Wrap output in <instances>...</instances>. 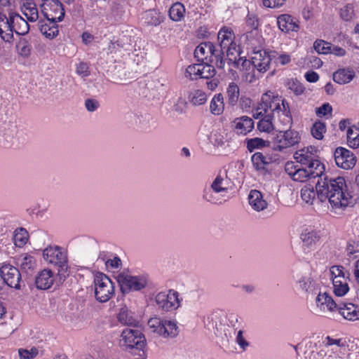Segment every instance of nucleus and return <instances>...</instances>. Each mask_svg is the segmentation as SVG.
I'll list each match as a JSON object with an SVG mask.
<instances>
[{"instance_id": "nucleus-1", "label": "nucleus", "mask_w": 359, "mask_h": 359, "mask_svg": "<svg viewBox=\"0 0 359 359\" xmlns=\"http://www.w3.org/2000/svg\"><path fill=\"white\" fill-rule=\"evenodd\" d=\"M323 172L324 170L304 166L295 170L292 175V179L296 182H304L318 177L316 190L318 198L321 202L327 201L334 210H343L353 205L355 200L348 191L344 178H328Z\"/></svg>"}, {"instance_id": "nucleus-2", "label": "nucleus", "mask_w": 359, "mask_h": 359, "mask_svg": "<svg viewBox=\"0 0 359 359\" xmlns=\"http://www.w3.org/2000/svg\"><path fill=\"white\" fill-rule=\"evenodd\" d=\"M269 110L273 118L277 117V124L285 127L292 126V117L288 102L281 97L272 95L270 92L263 95L262 103L255 109L253 117L259 118L267 114Z\"/></svg>"}, {"instance_id": "nucleus-3", "label": "nucleus", "mask_w": 359, "mask_h": 359, "mask_svg": "<svg viewBox=\"0 0 359 359\" xmlns=\"http://www.w3.org/2000/svg\"><path fill=\"white\" fill-rule=\"evenodd\" d=\"M227 172H219L210 187L203 190V198L212 204H222L225 200L224 196L229 191Z\"/></svg>"}, {"instance_id": "nucleus-4", "label": "nucleus", "mask_w": 359, "mask_h": 359, "mask_svg": "<svg viewBox=\"0 0 359 359\" xmlns=\"http://www.w3.org/2000/svg\"><path fill=\"white\" fill-rule=\"evenodd\" d=\"M116 280L123 293L140 291L144 289L148 283L147 276H131L125 272L120 273L116 276Z\"/></svg>"}, {"instance_id": "nucleus-5", "label": "nucleus", "mask_w": 359, "mask_h": 359, "mask_svg": "<svg viewBox=\"0 0 359 359\" xmlns=\"http://www.w3.org/2000/svg\"><path fill=\"white\" fill-rule=\"evenodd\" d=\"M95 297L100 302H107L114 294V285L111 279L102 273L94 278Z\"/></svg>"}, {"instance_id": "nucleus-6", "label": "nucleus", "mask_w": 359, "mask_h": 359, "mask_svg": "<svg viewBox=\"0 0 359 359\" xmlns=\"http://www.w3.org/2000/svg\"><path fill=\"white\" fill-rule=\"evenodd\" d=\"M278 133L274 138L275 146L273 149L281 151L284 149L290 147L297 144L300 140L299 133L290 127H285L283 125L278 124Z\"/></svg>"}, {"instance_id": "nucleus-7", "label": "nucleus", "mask_w": 359, "mask_h": 359, "mask_svg": "<svg viewBox=\"0 0 359 359\" xmlns=\"http://www.w3.org/2000/svg\"><path fill=\"white\" fill-rule=\"evenodd\" d=\"M316 152L317 149L310 146L297 151L294 154V158L302 166L324 170V165L316 158Z\"/></svg>"}, {"instance_id": "nucleus-8", "label": "nucleus", "mask_w": 359, "mask_h": 359, "mask_svg": "<svg viewBox=\"0 0 359 359\" xmlns=\"http://www.w3.org/2000/svg\"><path fill=\"white\" fill-rule=\"evenodd\" d=\"M315 312L320 316L330 318L337 312L339 304L327 292H319L316 299Z\"/></svg>"}, {"instance_id": "nucleus-9", "label": "nucleus", "mask_w": 359, "mask_h": 359, "mask_svg": "<svg viewBox=\"0 0 359 359\" xmlns=\"http://www.w3.org/2000/svg\"><path fill=\"white\" fill-rule=\"evenodd\" d=\"M292 279L297 290L307 295H313L317 293L318 286L309 274L301 271H294Z\"/></svg>"}, {"instance_id": "nucleus-10", "label": "nucleus", "mask_w": 359, "mask_h": 359, "mask_svg": "<svg viewBox=\"0 0 359 359\" xmlns=\"http://www.w3.org/2000/svg\"><path fill=\"white\" fill-rule=\"evenodd\" d=\"M43 259L48 263L58 266V273L67 272V255L58 246H48L43 251Z\"/></svg>"}, {"instance_id": "nucleus-11", "label": "nucleus", "mask_w": 359, "mask_h": 359, "mask_svg": "<svg viewBox=\"0 0 359 359\" xmlns=\"http://www.w3.org/2000/svg\"><path fill=\"white\" fill-rule=\"evenodd\" d=\"M41 13L48 20L61 22L65 15L62 4L59 0H45Z\"/></svg>"}, {"instance_id": "nucleus-12", "label": "nucleus", "mask_w": 359, "mask_h": 359, "mask_svg": "<svg viewBox=\"0 0 359 359\" xmlns=\"http://www.w3.org/2000/svg\"><path fill=\"white\" fill-rule=\"evenodd\" d=\"M155 301L158 308L165 311L175 310L180 305L179 293L173 290H170L168 293L165 292L158 293Z\"/></svg>"}, {"instance_id": "nucleus-13", "label": "nucleus", "mask_w": 359, "mask_h": 359, "mask_svg": "<svg viewBox=\"0 0 359 359\" xmlns=\"http://www.w3.org/2000/svg\"><path fill=\"white\" fill-rule=\"evenodd\" d=\"M123 345L130 348L142 349L146 344L144 334L138 329H125L121 334Z\"/></svg>"}, {"instance_id": "nucleus-14", "label": "nucleus", "mask_w": 359, "mask_h": 359, "mask_svg": "<svg viewBox=\"0 0 359 359\" xmlns=\"http://www.w3.org/2000/svg\"><path fill=\"white\" fill-rule=\"evenodd\" d=\"M0 276L8 286L15 289L20 288L21 275L16 267L9 264H4L0 268Z\"/></svg>"}, {"instance_id": "nucleus-15", "label": "nucleus", "mask_w": 359, "mask_h": 359, "mask_svg": "<svg viewBox=\"0 0 359 359\" xmlns=\"http://www.w3.org/2000/svg\"><path fill=\"white\" fill-rule=\"evenodd\" d=\"M336 165L342 169H352L356 163V157L354 154L344 147H337L334 153Z\"/></svg>"}, {"instance_id": "nucleus-16", "label": "nucleus", "mask_w": 359, "mask_h": 359, "mask_svg": "<svg viewBox=\"0 0 359 359\" xmlns=\"http://www.w3.org/2000/svg\"><path fill=\"white\" fill-rule=\"evenodd\" d=\"M252 54L251 60L255 68L259 72H266L269 69L275 52L269 53L266 50L259 48L256 50L252 51Z\"/></svg>"}, {"instance_id": "nucleus-17", "label": "nucleus", "mask_w": 359, "mask_h": 359, "mask_svg": "<svg viewBox=\"0 0 359 359\" xmlns=\"http://www.w3.org/2000/svg\"><path fill=\"white\" fill-rule=\"evenodd\" d=\"M302 241V248L304 252L307 253L313 250L316 245L320 242V231L313 229L306 228L304 229L300 235Z\"/></svg>"}, {"instance_id": "nucleus-18", "label": "nucleus", "mask_w": 359, "mask_h": 359, "mask_svg": "<svg viewBox=\"0 0 359 359\" xmlns=\"http://www.w3.org/2000/svg\"><path fill=\"white\" fill-rule=\"evenodd\" d=\"M278 28L283 32H297L299 29V21L289 14H281L277 18Z\"/></svg>"}, {"instance_id": "nucleus-19", "label": "nucleus", "mask_w": 359, "mask_h": 359, "mask_svg": "<svg viewBox=\"0 0 359 359\" xmlns=\"http://www.w3.org/2000/svg\"><path fill=\"white\" fill-rule=\"evenodd\" d=\"M337 312L346 320L354 321L359 320V309L351 302L339 303Z\"/></svg>"}, {"instance_id": "nucleus-20", "label": "nucleus", "mask_w": 359, "mask_h": 359, "mask_svg": "<svg viewBox=\"0 0 359 359\" xmlns=\"http://www.w3.org/2000/svg\"><path fill=\"white\" fill-rule=\"evenodd\" d=\"M11 13L7 17L0 12V37L5 42L11 43L13 39L11 24Z\"/></svg>"}, {"instance_id": "nucleus-21", "label": "nucleus", "mask_w": 359, "mask_h": 359, "mask_svg": "<svg viewBox=\"0 0 359 359\" xmlns=\"http://www.w3.org/2000/svg\"><path fill=\"white\" fill-rule=\"evenodd\" d=\"M233 126L237 134L245 135L254 128V121L248 116H243L234 119Z\"/></svg>"}, {"instance_id": "nucleus-22", "label": "nucleus", "mask_w": 359, "mask_h": 359, "mask_svg": "<svg viewBox=\"0 0 359 359\" xmlns=\"http://www.w3.org/2000/svg\"><path fill=\"white\" fill-rule=\"evenodd\" d=\"M55 280L54 274L50 269H43L36 276L35 284L40 290L49 289Z\"/></svg>"}, {"instance_id": "nucleus-23", "label": "nucleus", "mask_w": 359, "mask_h": 359, "mask_svg": "<svg viewBox=\"0 0 359 359\" xmlns=\"http://www.w3.org/2000/svg\"><path fill=\"white\" fill-rule=\"evenodd\" d=\"M248 201L252 208L257 212L264 210L268 206V203L264 199L262 194L256 189L250 191Z\"/></svg>"}, {"instance_id": "nucleus-24", "label": "nucleus", "mask_w": 359, "mask_h": 359, "mask_svg": "<svg viewBox=\"0 0 359 359\" xmlns=\"http://www.w3.org/2000/svg\"><path fill=\"white\" fill-rule=\"evenodd\" d=\"M12 32L18 35H25L29 30V25L27 22L19 14L11 13Z\"/></svg>"}, {"instance_id": "nucleus-25", "label": "nucleus", "mask_w": 359, "mask_h": 359, "mask_svg": "<svg viewBox=\"0 0 359 359\" xmlns=\"http://www.w3.org/2000/svg\"><path fill=\"white\" fill-rule=\"evenodd\" d=\"M355 76V71L351 67L340 68L333 74L334 82L344 85L349 83Z\"/></svg>"}, {"instance_id": "nucleus-26", "label": "nucleus", "mask_w": 359, "mask_h": 359, "mask_svg": "<svg viewBox=\"0 0 359 359\" xmlns=\"http://www.w3.org/2000/svg\"><path fill=\"white\" fill-rule=\"evenodd\" d=\"M57 22L53 20H40L39 22V29L41 33L46 37L53 39L59 32Z\"/></svg>"}, {"instance_id": "nucleus-27", "label": "nucleus", "mask_w": 359, "mask_h": 359, "mask_svg": "<svg viewBox=\"0 0 359 359\" xmlns=\"http://www.w3.org/2000/svg\"><path fill=\"white\" fill-rule=\"evenodd\" d=\"M21 11L30 22H36L39 19V11L33 0H25L22 4Z\"/></svg>"}, {"instance_id": "nucleus-28", "label": "nucleus", "mask_w": 359, "mask_h": 359, "mask_svg": "<svg viewBox=\"0 0 359 359\" xmlns=\"http://www.w3.org/2000/svg\"><path fill=\"white\" fill-rule=\"evenodd\" d=\"M247 48L252 51L259 48L262 42V37L259 35L258 30L248 32L244 36Z\"/></svg>"}, {"instance_id": "nucleus-29", "label": "nucleus", "mask_w": 359, "mask_h": 359, "mask_svg": "<svg viewBox=\"0 0 359 359\" xmlns=\"http://www.w3.org/2000/svg\"><path fill=\"white\" fill-rule=\"evenodd\" d=\"M225 48L221 46V44L217 46L213 44V50H211L210 57H214V60H211V62L215 61L217 68L223 69L225 66Z\"/></svg>"}, {"instance_id": "nucleus-30", "label": "nucleus", "mask_w": 359, "mask_h": 359, "mask_svg": "<svg viewBox=\"0 0 359 359\" xmlns=\"http://www.w3.org/2000/svg\"><path fill=\"white\" fill-rule=\"evenodd\" d=\"M179 333L178 327L175 321L163 320V325L158 330V334L164 337H174Z\"/></svg>"}, {"instance_id": "nucleus-31", "label": "nucleus", "mask_w": 359, "mask_h": 359, "mask_svg": "<svg viewBox=\"0 0 359 359\" xmlns=\"http://www.w3.org/2000/svg\"><path fill=\"white\" fill-rule=\"evenodd\" d=\"M213 43L211 42H204L200 43L195 49L194 56L198 61L203 62L207 60L208 55H210L211 50L213 49Z\"/></svg>"}, {"instance_id": "nucleus-32", "label": "nucleus", "mask_w": 359, "mask_h": 359, "mask_svg": "<svg viewBox=\"0 0 359 359\" xmlns=\"http://www.w3.org/2000/svg\"><path fill=\"white\" fill-rule=\"evenodd\" d=\"M252 163L257 170L264 171L266 169V165L271 163V158L264 156L261 152H255L252 156Z\"/></svg>"}, {"instance_id": "nucleus-33", "label": "nucleus", "mask_w": 359, "mask_h": 359, "mask_svg": "<svg viewBox=\"0 0 359 359\" xmlns=\"http://www.w3.org/2000/svg\"><path fill=\"white\" fill-rule=\"evenodd\" d=\"M224 109V97L221 93L214 95L210 104V110L214 115H220Z\"/></svg>"}, {"instance_id": "nucleus-34", "label": "nucleus", "mask_w": 359, "mask_h": 359, "mask_svg": "<svg viewBox=\"0 0 359 359\" xmlns=\"http://www.w3.org/2000/svg\"><path fill=\"white\" fill-rule=\"evenodd\" d=\"M170 18L175 22L181 21L185 14V8L180 2H176L169 9Z\"/></svg>"}, {"instance_id": "nucleus-35", "label": "nucleus", "mask_w": 359, "mask_h": 359, "mask_svg": "<svg viewBox=\"0 0 359 359\" xmlns=\"http://www.w3.org/2000/svg\"><path fill=\"white\" fill-rule=\"evenodd\" d=\"M117 318L118 321L124 325L135 326L138 323L126 307L120 309Z\"/></svg>"}, {"instance_id": "nucleus-36", "label": "nucleus", "mask_w": 359, "mask_h": 359, "mask_svg": "<svg viewBox=\"0 0 359 359\" xmlns=\"http://www.w3.org/2000/svg\"><path fill=\"white\" fill-rule=\"evenodd\" d=\"M217 39L219 44H221L223 48H226L234 43L233 41V33L231 29L222 28L218 33Z\"/></svg>"}, {"instance_id": "nucleus-37", "label": "nucleus", "mask_w": 359, "mask_h": 359, "mask_svg": "<svg viewBox=\"0 0 359 359\" xmlns=\"http://www.w3.org/2000/svg\"><path fill=\"white\" fill-rule=\"evenodd\" d=\"M188 99L192 104L198 106L205 103L207 101V95L204 91L199 89H194L189 93Z\"/></svg>"}, {"instance_id": "nucleus-38", "label": "nucleus", "mask_w": 359, "mask_h": 359, "mask_svg": "<svg viewBox=\"0 0 359 359\" xmlns=\"http://www.w3.org/2000/svg\"><path fill=\"white\" fill-rule=\"evenodd\" d=\"M226 94L228 103L231 106L236 105L240 95L238 86L234 82L230 83L226 89Z\"/></svg>"}, {"instance_id": "nucleus-39", "label": "nucleus", "mask_w": 359, "mask_h": 359, "mask_svg": "<svg viewBox=\"0 0 359 359\" xmlns=\"http://www.w3.org/2000/svg\"><path fill=\"white\" fill-rule=\"evenodd\" d=\"M210 140L215 147H222L226 142V133L222 129L214 130L210 135Z\"/></svg>"}, {"instance_id": "nucleus-40", "label": "nucleus", "mask_w": 359, "mask_h": 359, "mask_svg": "<svg viewBox=\"0 0 359 359\" xmlns=\"http://www.w3.org/2000/svg\"><path fill=\"white\" fill-rule=\"evenodd\" d=\"M246 147L250 152L255 149H262L269 146V142L264 140L262 138L254 137L245 140Z\"/></svg>"}, {"instance_id": "nucleus-41", "label": "nucleus", "mask_w": 359, "mask_h": 359, "mask_svg": "<svg viewBox=\"0 0 359 359\" xmlns=\"http://www.w3.org/2000/svg\"><path fill=\"white\" fill-rule=\"evenodd\" d=\"M348 278L344 280H335L332 282L333 292L337 297L344 296L349 290V286L347 282Z\"/></svg>"}, {"instance_id": "nucleus-42", "label": "nucleus", "mask_w": 359, "mask_h": 359, "mask_svg": "<svg viewBox=\"0 0 359 359\" xmlns=\"http://www.w3.org/2000/svg\"><path fill=\"white\" fill-rule=\"evenodd\" d=\"M144 18L145 22L149 25L157 26L163 22V17L161 13L154 10L146 11Z\"/></svg>"}, {"instance_id": "nucleus-43", "label": "nucleus", "mask_w": 359, "mask_h": 359, "mask_svg": "<svg viewBox=\"0 0 359 359\" xmlns=\"http://www.w3.org/2000/svg\"><path fill=\"white\" fill-rule=\"evenodd\" d=\"M356 14L357 11L353 4H347L344 5L341 8L339 11L340 18L346 22L352 20Z\"/></svg>"}, {"instance_id": "nucleus-44", "label": "nucleus", "mask_w": 359, "mask_h": 359, "mask_svg": "<svg viewBox=\"0 0 359 359\" xmlns=\"http://www.w3.org/2000/svg\"><path fill=\"white\" fill-rule=\"evenodd\" d=\"M324 348L323 349L326 350V352L329 351L331 347L332 351L337 352L339 348L344 346V341L341 339H333L329 336L326 337L323 341Z\"/></svg>"}, {"instance_id": "nucleus-45", "label": "nucleus", "mask_w": 359, "mask_h": 359, "mask_svg": "<svg viewBox=\"0 0 359 359\" xmlns=\"http://www.w3.org/2000/svg\"><path fill=\"white\" fill-rule=\"evenodd\" d=\"M348 145L353 148L359 147V128H348L346 133Z\"/></svg>"}, {"instance_id": "nucleus-46", "label": "nucleus", "mask_w": 359, "mask_h": 359, "mask_svg": "<svg viewBox=\"0 0 359 359\" xmlns=\"http://www.w3.org/2000/svg\"><path fill=\"white\" fill-rule=\"evenodd\" d=\"M28 240V234L27 231L23 229L20 228L17 229L14 231L13 235V241L15 245L18 248L23 247L27 242Z\"/></svg>"}, {"instance_id": "nucleus-47", "label": "nucleus", "mask_w": 359, "mask_h": 359, "mask_svg": "<svg viewBox=\"0 0 359 359\" xmlns=\"http://www.w3.org/2000/svg\"><path fill=\"white\" fill-rule=\"evenodd\" d=\"M330 272L332 282L348 278L349 276V273L348 271L345 272L344 267L341 266H332L330 269Z\"/></svg>"}, {"instance_id": "nucleus-48", "label": "nucleus", "mask_w": 359, "mask_h": 359, "mask_svg": "<svg viewBox=\"0 0 359 359\" xmlns=\"http://www.w3.org/2000/svg\"><path fill=\"white\" fill-rule=\"evenodd\" d=\"M325 132V123L320 121L315 122L311 129V135L317 140H322Z\"/></svg>"}, {"instance_id": "nucleus-49", "label": "nucleus", "mask_w": 359, "mask_h": 359, "mask_svg": "<svg viewBox=\"0 0 359 359\" xmlns=\"http://www.w3.org/2000/svg\"><path fill=\"white\" fill-rule=\"evenodd\" d=\"M201 64H194L187 67L186 69V77L191 80L201 79Z\"/></svg>"}, {"instance_id": "nucleus-50", "label": "nucleus", "mask_w": 359, "mask_h": 359, "mask_svg": "<svg viewBox=\"0 0 359 359\" xmlns=\"http://www.w3.org/2000/svg\"><path fill=\"white\" fill-rule=\"evenodd\" d=\"M261 120L257 123V128L262 132L269 133L273 129L272 118L266 114L261 117Z\"/></svg>"}, {"instance_id": "nucleus-51", "label": "nucleus", "mask_w": 359, "mask_h": 359, "mask_svg": "<svg viewBox=\"0 0 359 359\" xmlns=\"http://www.w3.org/2000/svg\"><path fill=\"white\" fill-rule=\"evenodd\" d=\"M20 267L22 270L27 272L29 270H32L36 266V261L34 258L29 255H25L19 259Z\"/></svg>"}, {"instance_id": "nucleus-52", "label": "nucleus", "mask_w": 359, "mask_h": 359, "mask_svg": "<svg viewBox=\"0 0 359 359\" xmlns=\"http://www.w3.org/2000/svg\"><path fill=\"white\" fill-rule=\"evenodd\" d=\"M313 48L319 54H329L331 43L323 40H316L313 43Z\"/></svg>"}, {"instance_id": "nucleus-53", "label": "nucleus", "mask_w": 359, "mask_h": 359, "mask_svg": "<svg viewBox=\"0 0 359 359\" xmlns=\"http://www.w3.org/2000/svg\"><path fill=\"white\" fill-rule=\"evenodd\" d=\"M316 195H317V191H314L313 189H310L308 187H304L301 190V197L302 199L308 204H313V201L315 200Z\"/></svg>"}, {"instance_id": "nucleus-54", "label": "nucleus", "mask_w": 359, "mask_h": 359, "mask_svg": "<svg viewBox=\"0 0 359 359\" xmlns=\"http://www.w3.org/2000/svg\"><path fill=\"white\" fill-rule=\"evenodd\" d=\"M287 86L289 89L296 95H301L304 93L305 88L303 84L297 79H291L288 81Z\"/></svg>"}, {"instance_id": "nucleus-55", "label": "nucleus", "mask_w": 359, "mask_h": 359, "mask_svg": "<svg viewBox=\"0 0 359 359\" xmlns=\"http://www.w3.org/2000/svg\"><path fill=\"white\" fill-rule=\"evenodd\" d=\"M39 353V351L36 348L32 347L30 350L19 348L18 354L20 359H33Z\"/></svg>"}, {"instance_id": "nucleus-56", "label": "nucleus", "mask_w": 359, "mask_h": 359, "mask_svg": "<svg viewBox=\"0 0 359 359\" xmlns=\"http://www.w3.org/2000/svg\"><path fill=\"white\" fill-rule=\"evenodd\" d=\"M201 79H210L215 75V69L213 66L207 63H201Z\"/></svg>"}, {"instance_id": "nucleus-57", "label": "nucleus", "mask_w": 359, "mask_h": 359, "mask_svg": "<svg viewBox=\"0 0 359 359\" xmlns=\"http://www.w3.org/2000/svg\"><path fill=\"white\" fill-rule=\"evenodd\" d=\"M236 342L243 351H245L250 346V343L243 337V331L242 329H240L237 332V335L236 337Z\"/></svg>"}, {"instance_id": "nucleus-58", "label": "nucleus", "mask_w": 359, "mask_h": 359, "mask_svg": "<svg viewBox=\"0 0 359 359\" xmlns=\"http://www.w3.org/2000/svg\"><path fill=\"white\" fill-rule=\"evenodd\" d=\"M20 55L23 57H27L30 55V46L27 41L23 40L20 41L17 46Z\"/></svg>"}, {"instance_id": "nucleus-59", "label": "nucleus", "mask_w": 359, "mask_h": 359, "mask_svg": "<svg viewBox=\"0 0 359 359\" xmlns=\"http://www.w3.org/2000/svg\"><path fill=\"white\" fill-rule=\"evenodd\" d=\"M225 53H226V56L227 59L230 62L236 61V58H237V56L236 54L238 53L236 43H231V45H229V46H228L225 48Z\"/></svg>"}, {"instance_id": "nucleus-60", "label": "nucleus", "mask_w": 359, "mask_h": 359, "mask_svg": "<svg viewBox=\"0 0 359 359\" xmlns=\"http://www.w3.org/2000/svg\"><path fill=\"white\" fill-rule=\"evenodd\" d=\"M309 359H337V357L332 355L327 356L326 350L320 349L318 352L312 351Z\"/></svg>"}, {"instance_id": "nucleus-61", "label": "nucleus", "mask_w": 359, "mask_h": 359, "mask_svg": "<svg viewBox=\"0 0 359 359\" xmlns=\"http://www.w3.org/2000/svg\"><path fill=\"white\" fill-rule=\"evenodd\" d=\"M332 111V106L329 103H324L320 107L316 108V113L318 116L322 117L327 114H331Z\"/></svg>"}, {"instance_id": "nucleus-62", "label": "nucleus", "mask_w": 359, "mask_h": 359, "mask_svg": "<svg viewBox=\"0 0 359 359\" xmlns=\"http://www.w3.org/2000/svg\"><path fill=\"white\" fill-rule=\"evenodd\" d=\"M273 59L276 65H285L291 61L290 55L288 54H280L276 56L275 53Z\"/></svg>"}, {"instance_id": "nucleus-63", "label": "nucleus", "mask_w": 359, "mask_h": 359, "mask_svg": "<svg viewBox=\"0 0 359 359\" xmlns=\"http://www.w3.org/2000/svg\"><path fill=\"white\" fill-rule=\"evenodd\" d=\"M247 25L252 28V30H257L259 26L258 18L254 14H248L246 20Z\"/></svg>"}, {"instance_id": "nucleus-64", "label": "nucleus", "mask_w": 359, "mask_h": 359, "mask_svg": "<svg viewBox=\"0 0 359 359\" xmlns=\"http://www.w3.org/2000/svg\"><path fill=\"white\" fill-rule=\"evenodd\" d=\"M287 0H263V5L266 8H276L284 5Z\"/></svg>"}]
</instances>
